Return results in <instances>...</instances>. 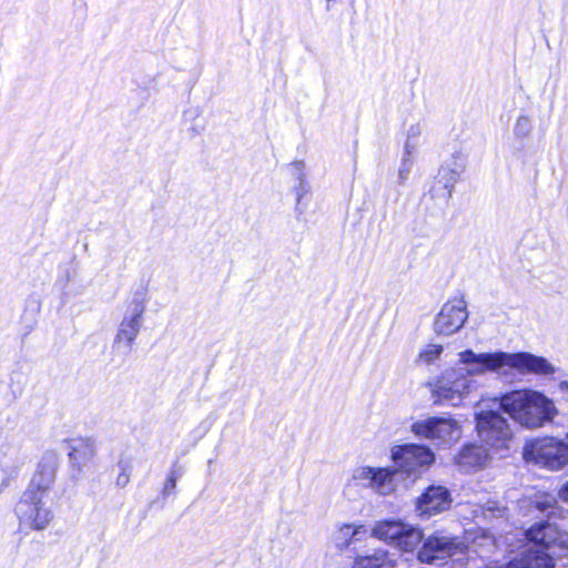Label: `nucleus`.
<instances>
[{
    "mask_svg": "<svg viewBox=\"0 0 568 568\" xmlns=\"http://www.w3.org/2000/svg\"><path fill=\"white\" fill-rule=\"evenodd\" d=\"M410 430L416 437L428 439L437 446L450 445L462 435V429L455 419L435 416L414 422Z\"/></svg>",
    "mask_w": 568,
    "mask_h": 568,
    "instance_id": "obj_7",
    "label": "nucleus"
},
{
    "mask_svg": "<svg viewBox=\"0 0 568 568\" xmlns=\"http://www.w3.org/2000/svg\"><path fill=\"white\" fill-rule=\"evenodd\" d=\"M327 1V10H329V3L336 2L337 0H326Z\"/></svg>",
    "mask_w": 568,
    "mask_h": 568,
    "instance_id": "obj_36",
    "label": "nucleus"
},
{
    "mask_svg": "<svg viewBox=\"0 0 568 568\" xmlns=\"http://www.w3.org/2000/svg\"><path fill=\"white\" fill-rule=\"evenodd\" d=\"M565 440H566V443H567V445H568V432H567V433H566V435H565Z\"/></svg>",
    "mask_w": 568,
    "mask_h": 568,
    "instance_id": "obj_37",
    "label": "nucleus"
},
{
    "mask_svg": "<svg viewBox=\"0 0 568 568\" xmlns=\"http://www.w3.org/2000/svg\"><path fill=\"white\" fill-rule=\"evenodd\" d=\"M499 407L521 426L531 429L544 427L558 415L554 402L532 389L513 390L503 395Z\"/></svg>",
    "mask_w": 568,
    "mask_h": 568,
    "instance_id": "obj_2",
    "label": "nucleus"
},
{
    "mask_svg": "<svg viewBox=\"0 0 568 568\" xmlns=\"http://www.w3.org/2000/svg\"><path fill=\"white\" fill-rule=\"evenodd\" d=\"M488 459V452L483 446H465L457 456V464L465 468L481 467Z\"/></svg>",
    "mask_w": 568,
    "mask_h": 568,
    "instance_id": "obj_22",
    "label": "nucleus"
},
{
    "mask_svg": "<svg viewBox=\"0 0 568 568\" xmlns=\"http://www.w3.org/2000/svg\"><path fill=\"white\" fill-rule=\"evenodd\" d=\"M402 556L384 549H376L372 554L355 559L354 568H396Z\"/></svg>",
    "mask_w": 568,
    "mask_h": 568,
    "instance_id": "obj_20",
    "label": "nucleus"
},
{
    "mask_svg": "<svg viewBox=\"0 0 568 568\" xmlns=\"http://www.w3.org/2000/svg\"><path fill=\"white\" fill-rule=\"evenodd\" d=\"M507 568H509V565L507 566Z\"/></svg>",
    "mask_w": 568,
    "mask_h": 568,
    "instance_id": "obj_38",
    "label": "nucleus"
},
{
    "mask_svg": "<svg viewBox=\"0 0 568 568\" xmlns=\"http://www.w3.org/2000/svg\"><path fill=\"white\" fill-rule=\"evenodd\" d=\"M145 306L140 298H133L124 313L114 337V347H125L130 352L134 341L136 339L143 321Z\"/></svg>",
    "mask_w": 568,
    "mask_h": 568,
    "instance_id": "obj_14",
    "label": "nucleus"
},
{
    "mask_svg": "<svg viewBox=\"0 0 568 568\" xmlns=\"http://www.w3.org/2000/svg\"><path fill=\"white\" fill-rule=\"evenodd\" d=\"M292 166L294 169V176L297 181V185L295 186L296 203L300 204L303 196L308 193L310 187L305 180L304 162L295 161L292 163Z\"/></svg>",
    "mask_w": 568,
    "mask_h": 568,
    "instance_id": "obj_24",
    "label": "nucleus"
},
{
    "mask_svg": "<svg viewBox=\"0 0 568 568\" xmlns=\"http://www.w3.org/2000/svg\"><path fill=\"white\" fill-rule=\"evenodd\" d=\"M450 491L444 486L432 485L418 497L416 508L420 516L430 517L449 509Z\"/></svg>",
    "mask_w": 568,
    "mask_h": 568,
    "instance_id": "obj_18",
    "label": "nucleus"
},
{
    "mask_svg": "<svg viewBox=\"0 0 568 568\" xmlns=\"http://www.w3.org/2000/svg\"><path fill=\"white\" fill-rule=\"evenodd\" d=\"M559 387L561 390H568V382H561Z\"/></svg>",
    "mask_w": 568,
    "mask_h": 568,
    "instance_id": "obj_35",
    "label": "nucleus"
},
{
    "mask_svg": "<svg viewBox=\"0 0 568 568\" xmlns=\"http://www.w3.org/2000/svg\"><path fill=\"white\" fill-rule=\"evenodd\" d=\"M444 348L442 345L428 344L418 354V362L427 365L434 363L443 353Z\"/></svg>",
    "mask_w": 568,
    "mask_h": 568,
    "instance_id": "obj_28",
    "label": "nucleus"
},
{
    "mask_svg": "<svg viewBox=\"0 0 568 568\" xmlns=\"http://www.w3.org/2000/svg\"><path fill=\"white\" fill-rule=\"evenodd\" d=\"M71 467L79 473L88 466L97 455L95 442L90 437L73 438L68 442Z\"/></svg>",
    "mask_w": 568,
    "mask_h": 568,
    "instance_id": "obj_19",
    "label": "nucleus"
},
{
    "mask_svg": "<svg viewBox=\"0 0 568 568\" xmlns=\"http://www.w3.org/2000/svg\"><path fill=\"white\" fill-rule=\"evenodd\" d=\"M435 404L447 403L458 406L465 397L476 390L478 383L467 378L466 373L458 366L442 372L435 381L427 383Z\"/></svg>",
    "mask_w": 568,
    "mask_h": 568,
    "instance_id": "obj_4",
    "label": "nucleus"
},
{
    "mask_svg": "<svg viewBox=\"0 0 568 568\" xmlns=\"http://www.w3.org/2000/svg\"><path fill=\"white\" fill-rule=\"evenodd\" d=\"M477 432L481 442L491 448H507L513 434L509 424L499 413L480 412L476 415Z\"/></svg>",
    "mask_w": 568,
    "mask_h": 568,
    "instance_id": "obj_9",
    "label": "nucleus"
},
{
    "mask_svg": "<svg viewBox=\"0 0 568 568\" xmlns=\"http://www.w3.org/2000/svg\"><path fill=\"white\" fill-rule=\"evenodd\" d=\"M558 496L562 501L568 503V480L559 489Z\"/></svg>",
    "mask_w": 568,
    "mask_h": 568,
    "instance_id": "obj_33",
    "label": "nucleus"
},
{
    "mask_svg": "<svg viewBox=\"0 0 568 568\" xmlns=\"http://www.w3.org/2000/svg\"><path fill=\"white\" fill-rule=\"evenodd\" d=\"M182 475H183V467L181 465H179V463H176V462L173 463L170 468V471L168 473V476H166V479H165V483H164V486L162 489V496L164 498L169 497L171 494L174 493V490L176 488V483L182 477Z\"/></svg>",
    "mask_w": 568,
    "mask_h": 568,
    "instance_id": "obj_25",
    "label": "nucleus"
},
{
    "mask_svg": "<svg viewBox=\"0 0 568 568\" xmlns=\"http://www.w3.org/2000/svg\"><path fill=\"white\" fill-rule=\"evenodd\" d=\"M373 536L398 548L403 552H413L423 539V531L402 520H382L375 524Z\"/></svg>",
    "mask_w": 568,
    "mask_h": 568,
    "instance_id": "obj_6",
    "label": "nucleus"
},
{
    "mask_svg": "<svg viewBox=\"0 0 568 568\" xmlns=\"http://www.w3.org/2000/svg\"><path fill=\"white\" fill-rule=\"evenodd\" d=\"M119 467H120L121 471L115 479V485L118 487L123 488L130 483V473H129L125 464L119 463Z\"/></svg>",
    "mask_w": 568,
    "mask_h": 568,
    "instance_id": "obj_30",
    "label": "nucleus"
},
{
    "mask_svg": "<svg viewBox=\"0 0 568 568\" xmlns=\"http://www.w3.org/2000/svg\"><path fill=\"white\" fill-rule=\"evenodd\" d=\"M29 462V454L17 440H7L0 446V494L17 480Z\"/></svg>",
    "mask_w": 568,
    "mask_h": 568,
    "instance_id": "obj_11",
    "label": "nucleus"
},
{
    "mask_svg": "<svg viewBox=\"0 0 568 568\" xmlns=\"http://www.w3.org/2000/svg\"><path fill=\"white\" fill-rule=\"evenodd\" d=\"M534 129L532 120L527 115H519L514 124L513 133L518 140L527 139Z\"/></svg>",
    "mask_w": 568,
    "mask_h": 568,
    "instance_id": "obj_26",
    "label": "nucleus"
},
{
    "mask_svg": "<svg viewBox=\"0 0 568 568\" xmlns=\"http://www.w3.org/2000/svg\"><path fill=\"white\" fill-rule=\"evenodd\" d=\"M453 191L454 190L452 187H446L442 180L438 179V175H436L428 194L433 200H443L448 202L453 196Z\"/></svg>",
    "mask_w": 568,
    "mask_h": 568,
    "instance_id": "obj_27",
    "label": "nucleus"
},
{
    "mask_svg": "<svg viewBox=\"0 0 568 568\" xmlns=\"http://www.w3.org/2000/svg\"><path fill=\"white\" fill-rule=\"evenodd\" d=\"M423 133V128L419 123L412 125L407 132V139L417 141Z\"/></svg>",
    "mask_w": 568,
    "mask_h": 568,
    "instance_id": "obj_32",
    "label": "nucleus"
},
{
    "mask_svg": "<svg viewBox=\"0 0 568 568\" xmlns=\"http://www.w3.org/2000/svg\"><path fill=\"white\" fill-rule=\"evenodd\" d=\"M458 366L467 378L484 375L487 372H499L503 367L507 366V353L506 352H493V353H475L471 349H466L458 354Z\"/></svg>",
    "mask_w": 568,
    "mask_h": 568,
    "instance_id": "obj_12",
    "label": "nucleus"
},
{
    "mask_svg": "<svg viewBox=\"0 0 568 568\" xmlns=\"http://www.w3.org/2000/svg\"><path fill=\"white\" fill-rule=\"evenodd\" d=\"M524 458L549 470H559L568 465V445L565 439L541 437L524 447Z\"/></svg>",
    "mask_w": 568,
    "mask_h": 568,
    "instance_id": "obj_5",
    "label": "nucleus"
},
{
    "mask_svg": "<svg viewBox=\"0 0 568 568\" xmlns=\"http://www.w3.org/2000/svg\"><path fill=\"white\" fill-rule=\"evenodd\" d=\"M507 366L521 374L550 376L557 372V367L547 358L526 352L507 353Z\"/></svg>",
    "mask_w": 568,
    "mask_h": 568,
    "instance_id": "obj_17",
    "label": "nucleus"
},
{
    "mask_svg": "<svg viewBox=\"0 0 568 568\" xmlns=\"http://www.w3.org/2000/svg\"><path fill=\"white\" fill-rule=\"evenodd\" d=\"M392 459L397 467L396 474L403 471L417 477L422 469L434 463L435 454L427 446L405 444L392 449Z\"/></svg>",
    "mask_w": 568,
    "mask_h": 568,
    "instance_id": "obj_10",
    "label": "nucleus"
},
{
    "mask_svg": "<svg viewBox=\"0 0 568 568\" xmlns=\"http://www.w3.org/2000/svg\"><path fill=\"white\" fill-rule=\"evenodd\" d=\"M535 507L549 511L547 520L532 525L526 537L534 542L519 559L509 562V568H554L555 557L568 556V532L562 530L557 520H568V511L557 506L555 497L542 495L535 499Z\"/></svg>",
    "mask_w": 568,
    "mask_h": 568,
    "instance_id": "obj_1",
    "label": "nucleus"
},
{
    "mask_svg": "<svg viewBox=\"0 0 568 568\" xmlns=\"http://www.w3.org/2000/svg\"><path fill=\"white\" fill-rule=\"evenodd\" d=\"M16 516L21 528L44 530L53 519V511L45 506L44 498L23 491L14 507Z\"/></svg>",
    "mask_w": 568,
    "mask_h": 568,
    "instance_id": "obj_8",
    "label": "nucleus"
},
{
    "mask_svg": "<svg viewBox=\"0 0 568 568\" xmlns=\"http://www.w3.org/2000/svg\"><path fill=\"white\" fill-rule=\"evenodd\" d=\"M468 318L467 303L464 296L447 301L440 308L434 322L438 335H453L458 332Z\"/></svg>",
    "mask_w": 568,
    "mask_h": 568,
    "instance_id": "obj_13",
    "label": "nucleus"
},
{
    "mask_svg": "<svg viewBox=\"0 0 568 568\" xmlns=\"http://www.w3.org/2000/svg\"><path fill=\"white\" fill-rule=\"evenodd\" d=\"M413 168V159L402 158L400 166L398 169V180L400 184H404L408 179Z\"/></svg>",
    "mask_w": 568,
    "mask_h": 568,
    "instance_id": "obj_29",
    "label": "nucleus"
},
{
    "mask_svg": "<svg viewBox=\"0 0 568 568\" xmlns=\"http://www.w3.org/2000/svg\"><path fill=\"white\" fill-rule=\"evenodd\" d=\"M474 513L477 519L483 517L488 524L507 518V508L500 507L496 501H488L484 506H479Z\"/></svg>",
    "mask_w": 568,
    "mask_h": 568,
    "instance_id": "obj_23",
    "label": "nucleus"
},
{
    "mask_svg": "<svg viewBox=\"0 0 568 568\" xmlns=\"http://www.w3.org/2000/svg\"><path fill=\"white\" fill-rule=\"evenodd\" d=\"M422 542V547L417 552V559L428 565L437 564L447 558L460 561L463 560L462 556L467 555L469 557L470 552H476L479 557H487L495 548V538L491 534L487 532L475 538L470 546H466L457 537L438 531L429 535L427 538L423 537Z\"/></svg>",
    "mask_w": 568,
    "mask_h": 568,
    "instance_id": "obj_3",
    "label": "nucleus"
},
{
    "mask_svg": "<svg viewBox=\"0 0 568 568\" xmlns=\"http://www.w3.org/2000/svg\"><path fill=\"white\" fill-rule=\"evenodd\" d=\"M466 166L465 159L460 154H454L449 162L443 164L438 170V179L454 190Z\"/></svg>",
    "mask_w": 568,
    "mask_h": 568,
    "instance_id": "obj_21",
    "label": "nucleus"
},
{
    "mask_svg": "<svg viewBox=\"0 0 568 568\" xmlns=\"http://www.w3.org/2000/svg\"><path fill=\"white\" fill-rule=\"evenodd\" d=\"M341 534H343L344 536H354L356 534V530L352 526L346 525L341 529Z\"/></svg>",
    "mask_w": 568,
    "mask_h": 568,
    "instance_id": "obj_34",
    "label": "nucleus"
},
{
    "mask_svg": "<svg viewBox=\"0 0 568 568\" xmlns=\"http://www.w3.org/2000/svg\"><path fill=\"white\" fill-rule=\"evenodd\" d=\"M396 471L389 468L358 467L353 473V479L361 486L371 488L375 493L387 496L395 491Z\"/></svg>",
    "mask_w": 568,
    "mask_h": 568,
    "instance_id": "obj_16",
    "label": "nucleus"
},
{
    "mask_svg": "<svg viewBox=\"0 0 568 568\" xmlns=\"http://www.w3.org/2000/svg\"><path fill=\"white\" fill-rule=\"evenodd\" d=\"M58 464L59 458L55 453H44L24 491H31L32 496L45 498L55 481Z\"/></svg>",
    "mask_w": 568,
    "mask_h": 568,
    "instance_id": "obj_15",
    "label": "nucleus"
},
{
    "mask_svg": "<svg viewBox=\"0 0 568 568\" xmlns=\"http://www.w3.org/2000/svg\"><path fill=\"white\" fill-rule=\"evenodd\" d=\"M417 149V141H413V140H406L405 142V145H404V154L403 156L404 158H408V159H413V154L415 153Z\"/></svg>",
    "mask_w": 568,
    "mask_h": 568,
    "instance_id": "obj_31",
    "label": "nucleus"
}]
</instances>
